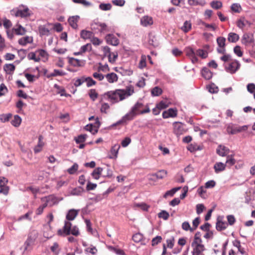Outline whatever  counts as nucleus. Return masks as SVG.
<instances>
[{
	"instance_id": "obj_1",
	"label": "nucleus",
	"mask_w": 255,
	"mask_h": 255,
	"mask_svg": "<svg viewBox=\"0 0 255 255\" xmlns=\"http://www.w3.org/2000/svg\"><path fill=\"white\" fill-rule=\"evenodd\" d=\"M134 92V88L132 86H127L125 89L108 91L100 96V103L108 100L112 104L117 103L131 96Z\"/></svg>"
},
{
	"instance_id": "obj_2",
	"label": "nucleus",
	"mask_w": 255,
	"mask_h": 255,
	"mask_svg": "<svg viewBox=\"0 0 255 255\" xmlns=\"http://www.w3.org/2000/svg\"><path fill=\"white\" fill-rule=\"evenodd\" d=\"M143 105L142 103L137 102L135 105L131 108L130 111L127 113L123 119L118 121L115 125L120 124L123 122L126 121H130L134 119V118L137 115H139L140 112L141 111L140 109L143 107Z\"/></svg>"
},
{
	"instance_id": "obj_3",
	"label": "nucleus",
	"mask_w": 255,
	"mask_h": 255,
	"mask_svg": "<svg viewBox=\"0 0 255 255\" xmlns=\"http://www.w3.org/2000/svg\"><path fill=\"white\" fill-rule=\"evenodd\" d=\"M58 234L62 235L63 233L65 235H69L70 234L75 236H78L80 234L78 228L75 226L72 227V224L69 221H65L63 230H59Z\"/></svg>"
},
{
	"instance_id": "obj_4",
	"label": "nucleus",
	"mask_w": 255,
	"mask_h": 255,
	"mask_svg": "<svg viewBox=\"0 0 255 255\" xmlns=\"http://www.w3.org/2000/svg\"><path fill=\"white\" fill-rule=\"evenodd\" d=\"M41 201L44 203L40 206L36 210V214L37 215H41L43 213L44 209L47 206H52L56 202V198L51 195L42 198Z\"/></svg>"
},
{
	"instance_id": "obj_5",
	"label": "nucleus",
	"mask_w": 255,
	"mask_h": 255,
	"mask_svg": "<svg viewBox=\"0 0 255 255\" xmlns=\"http://www.w3.org/2000/svg\"><path fill=\"white\" fill-rule=\"evenodd\" d=\"M202 242L199 240L192 243L191 246L193 248L192 255H200L205 250V247Z\"/></svg>"
},
{
	"instance_id": "obj_6",
	"label": "nucleus",
	"mask_w": 255,
	"mask_h": 255,
	"mask_svg": "<svg viewBox=\"0 0 255 255\" xmlns=\"http://www.w3.org/2000/svg\"><path fill=\"white\" fill-rule=\"evenodd\" d=\"M173 133L177 136H180L185 133L187 131L186 126L181 122H175L173 123Z\"/></svg>"
},
{
	"instance_id": "obj_7",
	"label": "nucleus",
	"mask_w": 255,
	"mask_h": 255,
	"mask_svg": "<svg viewBox=\"0 0 255 255\" xmlns=\"http://www.w3.org/2000/svg\"><path fill=\"white\" fill-rule=\"evenodd\" d=\"M31 14V11L26 6L20 5L17 9V16L27 17L30 16Z\"/></svg>"
},
{
	"instance_id": "obj_8",
	"label": "nucleus",
	"mask_w": 255,
	"mask_h": 255,
	"mask_svg": "<svg viewBox=\"0 0 255 255\" xmlns=\"http://www.w3.org/2000/svg\"><path fill=\"white\" fill-rule=\"evenodd\" d=\"M104 52L106 56L108 57L110 62L113 63L116 61L118 56L117 52H111L110 48L107 46L104 47Z\"/></svg>"
},
{
	"instance_id": "obj_9",
	"label": "nucleus",
	"mask_w": 255,
	"mask_h": 255,
	"mask_svg": "<svg viewBox=\"0 0 255 255\" xmlns=\"http://www.w3.org/2000/svg\"><path fill=\"white\" fill-rule=\"evenodd\" d=\"M240 63L237 60L234 61L229 64V66L226 67V70L228 72L231 74L235 73L240 68Z\"/></svg>"
},
{
	"instance_id": "obj_10",
	"label": "nucleus",
	"mask_w": 255,
	"mask_h": 255,
	"mask_svg": "<svg viewBox=\"0 0 255 255\" xmlns=\"http://www.w3.org/2000/svg\"><path fill=\"white\" fill-rule=\"evenodd\" d=\"M93 29H98L101 33H105L109 31L107 25L105 23L95 22L92 24Z\"/></svg>"
},
{
	"instance_id": "obj_11",
	"label": "nucleus",
	"mask_w": 255,
	"mask_h": 255,
	"mask_svg": "<svg viewBox=\"0 0 255 255\" xmlns=\"http://www.w3.org/2000/svg\"><path fill=\"white\" fill-rule=\"evenodd\" d=\"M225 42L226 38L224 37H219L217 39V42L218 45L217 51L219 53L224 54L225 52Z\"/></svg>"
},
{
	"instance_id": "obj_12",
	"label": "nucleus",
	"mask_w": 255,
	"mask_h": 255,
	"mask_svg": "<svg viewBox=\"0 0 255 255\" xmlns=\"http://www.w3.org/2000/svg\"><path fill=\"white\" fill-rule=\"evenodd\" d=\"M185 52L186 55L191 59L193 63H195L198 61V58L196 56V52L194 51L192 48L190 47H186L185 49Z\"/></svg>"
},
{
	"instance_id": "obj_13",
	"label": "nucleus",
	"mask_w": 255,
	"mask_h": 255,
	"mask_svg": "<svg viewBox=\"0 0 255 255\" xmlns=\"http://www.w3.org/2000/svg\"><path fill=\"white\" fill-rule=\"evenodd\" d=\"M51 24L48 23L47 24L40 25L38 27V30L39 32V34L40 36L43 35H47L48 36L49 34V26H50Z\"/></svg>"
},
{
	"instance_id": "obj_14",
	"label": "nucleus",
	"mask_w": 255,
	"mask_h": 255,
	"mask_svg": "<svg viewBox=\"0 0 255 255\" xmlns=\"http://www.w3.org/2000/svg\"><path fill=\"white\" fill-rule=\"evenodd\" d=\"M254 42V39L253 35L252 34L245 33L243 35L242 38V42L243 44L246 45L249 44L253 43Z\"/></svg>"
},
{
	"instance_id": "obj_15",
	"label": "nucleus",
	"mask_w": 255,
	"mask_h": 255,
	"mask_svg": "<svg viewBox=\"0 0 255 255\" xmlns=\"http://www.w3.org/2000/svg\"><path fill=\"white\" fill-rule=\"evenodd\" d=\"M106 39L108 43L112 45L117 46L119 43V39L113 34H108L106 36Z\"/></svg>"
},
{
	"instance_id": "obj_16",
	"label": "nucleus",
	"mask_w": 255,
	"mask_h": 255,
	"mask_svg": "<svg viewBox=\"0 0 255 255\" xmlns=\"http://www.w3.org/2000/svg\"><path fill=\"white\" fill-rule=\"evenodd\" d=\"M229 151L230 150L228 147L222 145H219L216 150L217 154L221 156H227Z\"/></svg>"
},
{
	"instance_id": "obj_17",
	"label": "nucleus",
	"mask_w": 255,
	"mask_h": 255,
	"mask_svg": "<svg viewBox=\"0 0 255 255\" xmlns=\"http://www.w3.org/2000/svg\"><path fill=\"white\" fill-rule=\"evenodd\" d=\"M43 137L42 135H40L38 137V142L36 146H35L34 148V152L35 153H38L40 152L44 145V142L43 141Z\"/></svg>"
},
{
	"instance_id": "obj_18",
	"label": "nucleus",
	"mask_w": 255,
	"mask_h": 255,
	"mask_svg": "<svg viewBox=\"0 0 255 255\" xmlns=\"http://www.w3.org/2000/svg\"><path fill=\"white\" fill-rule=\"evenodd\" d=\"M80 19L78 15L72 16L68 19V22L70 26L74 29H77L78 27L77 22Z\"/></svg>"
},
{
	"instance_id": "obj_19",
	"label": "nucleus",
	"mask_w": 255,
	"mask_h": 255,
	"mask_svg": "<svg viewBox=\"0 0 255 255\" xmlns=\"http://www.w3.org/2000/svg\"><path fill=\"white\" fill-rule=\"evenodd\" d=\"M141 24L143 26H147L153 24V20L151 17L144 16L140 19Z\"/></svg>"
},
{
	"instance_id": "obj_20",
	"label": "nucleus",
	"mask_w": 255,
	"mask_h": 255,
	"mask_svg": "<svg viewBox=\"0 0 255 255\" xmlns=\"http://www.w3.org/2000/svg\"><path fill=\"white\" fill-rule=\"evenodd\" d=\"M78 210H76L75 209H70L67 215H66V219L67 221H73L75 219V218L77 217L78 214Z\"/></svg>"
},
{
	"instance_id": "obj_21",
	"label": "nucleus",
	"mask_w": 255,
	"mask_h": 255,
	"mask_svg": "<svg viewBox=\"0 0 255 255\" xmlns=\"http://www.w3.org/2000/svg\"><path fill=\"white\" fill-rule=\"evenodd\" d=\"M120 148V145L119 144H115L114 145L111 149L110 154H109V157L111 159L116 158Z\"/></svg>"
},
{
	"instance_id": "obj_22",
	"label": "nucleus",
	"mask_w": 255,
	"mask_h": 255,
	"mask_svg": "<svg viewBox=\"0 0 255 255\" xmlns=\"http://www.w3.org/2000/svg\"><path fill=\"white\" fill-rule=\"evenodd\" d=\"M201 74L206 80H210L213 76L212 72L207 67H204L202 69Z\"/></svg>"
},
{
	"instance_id": "obj_23",
	"label": "nucleus",
	"mask_w": 255,
	"mask_h": 255,
	"mask_svg": "<svg viewBox=\"0 0 255 255\" xmlns=\"http://www.w3.org/2000/svg\"><path fill=\"white\" fill-rule=\"evenodd\" d=\"M105 77L107 79L108 82L110 83L116 82L118 79L117 75L113 72L107 74L105 76Z\"/></svg>"
},
{
	"instance_id": "obj_24",
	"label": "nucleus",
	"mask_w": 255,
	"mask_h": 255,
	"mask_svg": "<svg viewBox=\"0 0 255 255\" xmlns=\"http://www.w3.org/2000/svg\"><path fill=\"white\" fill-rule=\"evenodd\" d=\"M188 3L191 6H204L206 4L205 0H188Z\"/></svg>"
},
{
	"instance_id": "obj_25",
	"label": "nucleus",
	"mask_w": 255,
	"mask_h": 255,
	"mask_svg": "<svg viewBox=\"0 0 255 255\" xmlns=\"http://www.w3.org/2000/svg\"><path fill=\"white\" fill-rule=\"evenodd\" d=\"M226 164L219 162H217L215 164L214 166V168L215 169V172L216 173H218L220 172L224 171L226 168Z\"/></svg>"
},
{
	"instance_id": "obj_26",
	"label": "nucleus",
	"mask_w": 255,
	"mask_h": 255,
	"mask_svg": "<svg viewBox=\"0 0 255 255\" xmlns=\"http://www.w3.org/2000/svg\"><path fill=\"white\" fill-rule=\"evenodd\" d=\"M103 170L104 168L101 167H98L95 169L92 173V176L95 179H99L100 176H102V173Z\"/></svg>"
},
{
	"instance_id": "obj_27",
	"label": "nucleus",
	"mask_w": 255,
	"mask_h": 255,
	"mask_svg": "<svg viewBox=\"0 0 255 255\" xmlns=\"http://www.w3.org/2000/svg\"><path fill=\"white\" fill-rule=\"evenodd\" d=\"M69 63L74 67H81L83 66L82 62L80 60L73 57L69 58Z\"/></svg>"
},
{
	"instance_id": "obj_28",
	"label": "nucleus",
	"mask_w": 255,
	"mask_h": 255,
	"mask_svg": "<svg viewBox=\"0 0 255 255\" xmlns=\"http://www.w3.org/2000/svg\"><path fill=\"white\" fill-rule=\"evenodd\" d=\"M3 70L7 74H11L15 70V66L12 64H6L3 66Z\"/></svg>"
},
{
	"instance_id": "obj_29",
	"label": "nucleus",
	"mask_w": 255,
	"mask_h": 255,
	"mask_svg": "<svg viewBox=\"0 0 255 255\" xmlns=\"http://www.w3.org/2000/svg\"><path fill=\"white\" fill-rule=\"evenodd\" d=\"M33 41L32 37L30 36H25L18 40V43L21 45H25L27 43H31Z\"/></svg>"
},
{
	"instance_id": "obj_30",
	"label": "nucleus",
	"mask_w": 255,
	"mask_h": 255,
	"mask_svg": "<svg viewBox=\"0 0 255 255\" xmlns=\"http://www.w3.org/2000/svg\"><path fill=\"white\" fill-rule=\"evenodd\" d=\"M228 224L225 222L219 220V218L216 223V228L218 231H222L227 228Z\"/></svg>"
},
{
	"instance_id": "obj_31",
	"label": "nucleus",
	"mask_w": 255,
	"mask_h": 255,
	"mask_svg": "<svg viewBox=\"0 0 255 255\" xmlns=\"http://www.w3.org/2000/svg\"><path fill=\"white\" fill-rule=\"evenodd\" d=\"M239 39V36L235 33L231 32L228 34V40L229 42L235 43Z\"/></svg>"
},
{
	"instance_id": "obj_32",
	"label": "nucleus",
	"mask_w": 255,
	"mask_h": 255,
	"mask_svg": "<svg viewBox=\"0 0 255 255\" xmlns=\"http://www.w3.org/2000/svg\"><path fill=\"white\" fill-rule=\"evenodd\" d=\"M84 192V189L82 187L79 186L73 189L70 191V195L74 196H79Z\"/></svg>"
},
{
	"instance_id": "obj_33",
	"label": "nucleus",
	"mask_w": 255,
	"mask_h": 255,
	"mask_svg": "<svg viewBox=\"0 0 255 255\" xmlns=\"http://www.w3.org/2000/svg\"><path fill=\"white\" fill-rule=\"evenodd\" d=\"M227 132L231 134H237L238 133L237 126L233 125L228 126L227 127Z\"/></svg>"
},
{
	"instance_id": "obj_34",
	"label": "nucleus",
	"mask_w": 255,
	"mask_h": 255,
	"mask_svg": "<svg viewBox=\"0 0 255 255\" xmlns=\"http://www.w3.org/2000/svg\"><path fill=\"white\" fill-rule=\"evenodd\" d=\"M192 27V24L190 21L186 20L183 24V25L181 27V29L185 33L188 32L190 31Z\"/></svg>"
},
{
	"instance_id": "obj_35",
	"label": "nucleus",
	"mask_w": 255,
	"mask_h": 255,
	"mask_svg": "<svg viewBox=\"0 0 255 255\" xmlns=\"http://www.w3.org/2000/svg\"><path fill=\"white\" fill-rule=\"evenodd\" d=\"M167 171L165 170H160L156 173L153 174L152 176L156 179H161L163 178L167 174Z\"/></svg>"
},
{
	"instance_id": "obj_36",
	"label": "nucleus",
	"mask_w": 255,
	"mask_h": 255,
	"mask_svg": "<svg viewBox=\"0 0 255 255\" xmlns=\"http://www.w3.org/2000/svg\"><path fill=\"white\" fill-rule=\"evenodd\" d=\"M236 163V160L233 157L232 155H228L227 156V160L225 164H226V166L229 167H231L235 164Z\"/></svg>"
},
{
	"instance_id": "obj_37",
	"label": "nucleus",
	"mask_w": 255,
	"mask_h": 255,
	"mask_svg": "<svg viewBox=\"0 0 255 255\" xmlns=\"http://www.w3.org/2000/svg\"><path fill=\"white\" fill-rule=\"evenodd\" d=\"M92 35L93 33L90 31L82 30L81 31L80 36L83 39L91 38Z\"/></svg>"
},
{
	"instance_id": "obj_38",
	"label": "nucleus",
	"mask_w": 255,
	"mask_h": 255,
	"mask_svg": "<svg viewBox=\"0 0 255 255\" xmlns=\"http://www.w3.org/2000/svg\"><path fill=\"white\" fill-rule=\"evenodd\" d=\"M180 189L181 187L172 188L171 190H168L167 192H166L163 196V197L166 198L169 196H173L174 194Z\"/></svg>"
},
{
	"instance_id": "obj_39",
	"label": "nucleus",
	"mask_w": 255,
	"mask_h": 255,
	"mask_svg": "<svg viewBox=\"0 0 255 255\" xmlns=\"http://www.w3.org/2000/svg\"><path fill=\"white\" fill-rule=\"evenodd\" d=\"M104 101L100 103L101 104V107L100 108V111L102 113L107 114L108 110L110 109V105L108 103H104Z\"/></svg>"
},
{
	"instance_id": "obj_40",
	"label": "nucleus",
	"mask_w": 255,
	"mask_h": 255,
	"mask_svg": "<svg viewBox=\"0 0 255 255\" xmlns=\"http://www.w3.org/2000/svg\"><path fill=\"white\" fill-rule=\"evenodd\" d=\"M29 60H33L35 62H39L40 60V57H38L36 51L35 52H30L27 55Z\"/></svg>"
},
{
	"instance_id": "obj_41",
	"label": "nucleus",
	"mask_w": 255,
	"mask_h": 255,
	"mask_svg": "<svg viewBox=\"0 0 255 255\" xmlns=\"http://www.w3.org/2000/svg\"><path fill=\"white\" fill-rule=\"evenodd\" d=\"M73 84L75 87H79L85 82V77L82 76L79 78L73 80Z\"/></svg>"
},
{
	"instance_id": "obj_42",
	"label": "nucleus",
	"mask_w": 255,
	"mask_h": 255,
	"mask_svg": "<svg viewBox=\"0 0 255 255\" xmlns=\"http://www.w3.org/2000/svg\"><path fill=\"white\" fill-rule=\"evenodd\" d=\"M211 6L215 9H219L222 7V3L220 1L214 0L210 3Z\"/></svg>"
},
{
	"instance_id": "obj_43",
	"label": "nucleus",
	"mask_w": 255,
	"mask_h": 255,
	"mask_svg": "<svg viewBox=\"0 0 255 255\" xmlns=\"http://www.w3.org/2000/svg\"><path fill=\"white\" fill-rule=\"evenodd\" d=\"M36 69L37 70H38V68H36ZM39 72V71H38ZM39 73H38V75H33L32 74H28V73H25V77H26V78L27 79V80L29 82H33V81H35L34 80V78H36V79H38V77H39Z\"/></svg>"
},
{
	"instance_id": "obj_44",
	"label": "nucleus",
	"mask_w": 255,
	"mask_h": 255,
	"mask_svg": "<svg viewBox=\"0 0 255 255\" xmlns=\"http://www.w3.org/2000/svg\"><path fill=\"white\" fill-rule=\"evenodd\" d=\"M170 103L168 102L167 100L165 101H161L158 104H157V107L158 108H160V109H164L168 107Z\"/></svg>"
},
{
	"instance_id": "obj_45",
	"label": "nucleus",
	"mask_w": 255,
	"mask_h": 255,
	"mask_svg": "<svg viewBox=\"0 0 255 255\" xmlns=\"http://www.w3.org/2000/svg\"><path fill=\"white\" fill-rule=\"evenodd\" d=\"M66 75V73L57 69H54L53 72L50 74L49 75L47 76V77L49 78L50 77H55L57 76H64Z\"/></svg>"
},
{
	"instance_id": "obj_46",
	"label": "nucleus",
	"mask_w": 255,
	"mask_h": 255,
	"mask_svg": "<svg viewBox=\"0 0 255 255\" xmlns=\"http://www.w3.org/2000/svg\"><path fill=\"white\" fill-rule=\"evenodd\" d=\"M162 89L156 86L153 88L151 90V95L153 96H158L162 94Z\"/></svg>"
},
{
	"instance_id": "obj_47",
	"label": "nucleus",
	"mask_w": 255,
	"mask_h": 255,
	"mask_svg": "<svg viewBox=\"0 0 255 255\" xmlns=\"http://www.w3.org/2000/svg\"><path fill=\"white\" fill-rule=\"evenodd\" d=\"M198 55L202 58H205L208 56V53L203 49H199L196 51V56Z\"/></svg>"
},
{
	"instance_id": "obj_48",
	"label": "nucleus",
	"mask_w": 255,
	"mask_h": 255,
	"mask_svg": "<svg viewBox=\"0 0 255 255\" xmlns=\"http://www.w3.org/2000/svg\"><path fill=\"white\" fill-rule=\"evenodd\" d=\"M12 117V114L8 113L6 114H2L0 115V120L3 122H6L9 120Z\"/></svg>"
},
{
	"instance_id": "obj_49",
	"label": "nucleus",
	"mask_w": 255,
	"mask_h": 255,
	"mask_svg": "<svg viewBox=\"0 0 255 255\" xmlns=\"http://www.w3.org/2000/svg\"><path fill=\"white\" fill-rule=\"evenodd\" d=\"M54 87L58 90L57 92V93L59 94L61 96H64L65 97H67L69 95L65 93V90L63 88L60 87L59 86H58L57 84L54 85Z\"/></svg>"
},
{
	"instance_id": "obj_50",
	"label": "nucleus",
	"mask_w": 255,
	"mask_h": 255,
	"mask_svg": "<svg viewBox=\"0 0 255 255\" xmlns=\"http://www.w3.org/2000/svg\"><path fill=\"white\" fill-rule=\"evenodd\" d=\"M87 136L86 134H80L75 137V140L77 143H83L85 141Z\"/></svg>"
},
{
	"instance_id": "obj_51",
	"label": "nucleus",
	"mask_w": 255,
	"mask_h": 255,
	"mask_svg": "<svg viewBox=\"0 0 255 255\" xmlns=\"http://www.w3.org/2000/svg\"><path fill=\"white\" fill-rule=\"evenodd\" d=\"M36 53L37 54L38 57L41 58H43L47 59L48 57L47 53L43 49H39L36 51Z\"/></svg>"
},
{
	"instance_id": "obj_52",
	"label": "nucleus",
	"mask_w": 255,
	"mask_h": 255,
	"mask_svg": "<svg viewBox=\"0 0 255 255\" xmlns=\"http://www.w3.org/2000/svg\"><path fill=\"white\" fill-rule=\"evenodd\" d=\"M89 95L91 99L93 101H95L98 97V94L95 89H91L89 91Z\"/></svg>"
},
{
	"instance_id": "obj_53",
	"label": "nucleus",
	"mask_w": 255,
	"mask_h": 255,
	"mask_svg": "<svg viewBox=\"0 0 255 255\" xmlns=\"http://www.w3.org/2000/svg\"><path fill=\"white\" fill-rule=\"evenodd\" d=\"M26 32V30L23 27H22L21 25L17 24V30L16 33L17 35H24L25 34Z\"/></svg>"
},
{
	"instance_id": "obj_54",
	"label": "nucleus",
	"mask_w": 255,
	"mask_h": 255,
	"mask_svg": "<svg viewBox=\"0 0 255 255\" xmlns=\"http://www.w3.org/2000/svg\"><path fill=\"white\" fill-rule=\"evenodd\" d=\"M85 82H87V86L88 87H91L96 84V82L91 77H85Z\"/></svg>"
},
{
	"instance_id": "obj_55",
	"label": "nucleus",
	"mask_w": 255,
	"mask_h": 255,
	"mask_svg": "<svg viewBox=\"0 0 255 255\" xmlns=\"http://www.w3.org/2000/svg\"><path fill=\"white\" fill-rule=\"evenodd\" d=\"M182 228L183 230L186 231H189V230L191 232L194 231V229L190 227V225L189 222H186V221H185L182 223Z\"/></svg>"
},
{
	"instance_id": "obj_56",
	"label": "nucleus",
	"mask_w": 255,
	"mask_h": 255,
	"mask_svg": "<svg viewBox=\"0 0 255 255\" xmlns=\"http://www.w3.org/2000/svg\"><path fill=\"white\" fill-rule=\"evenodd\" d=\"M158 216L159 218H162L164 220H166L169 217V213L166 211L163 210L158 213Z\"/></svg>"
},
{
	"instance_id": "obj_57",
	"label": "nucleus",
	"mask_w": 255,
	"mask_h": 255,
	"mask_svg": "<svg viewBox=\"0 0 255 255\" xmlns=\"http://www.w3.org/2000/svg\"><path fill=\"white\" fill-rule=\"evenodd\" d=\"M99 8L102 10H109L112 8V5L108 3H101L99 5Z\"/></svg>"
},
{
	"instance_id": "obj_58",
	"label": "nucleus",
	"mask_w": 255,
	"mask_h": 255,
	"mask_svg": "<svg viewBox=\"0 0 255 255\" xmlns=\"http://www.w3.org/2000/svg\"><path fill=\"white\" fill-rule=\"evenodd\" d=\"M142 235L139 233L135 234L132 236V240L135 243H139L142 240Z\"/></svg>"
},
{
	"instance_id": "obj_59",
	"label": "nucleus",
	"mask_w": 255,
	"mask_h": 255,
	"mask_svg": "<svg viewBox=\"0 0 255 255\" xmlns=\"http://www.w3.org/2000/svg\"><path fill=\"white\" fill-rule=\"evenodd\" d=\"M231 8L235 12H240V10L241 9V6L240 4L235 3L231 5Z\"/></svg>"
},
{
	"instance_id": "obj_60",
	"label": "nucleus",
	"mask_w": 255,
	"mask_h": 255,
	"mask_svg": "<svg viewBox=\"0 0 255 255\" xmlns=\"http://www.w3.org/2000/svg\"><path fill=\"white\" fill-rule=\"evenodd\" d=\"M78 165L77 163H74L72 167L69 168L67 171L70 174H73L76 172V171L78 170Z\"/></svg>"
},
{
	"instance_id": "obj_61",
	"label": "nucleus",
	"mask_w": 255,
	"mask_h": 255,
	"mask_svg": "<svg viewBox=\"0 0 255 255\" xmlns=\"http://www.w3.org/2000/svg\"><path fill=\"white\" fill-rule=\"evenodd\" d=\"M3 25L4 28L7 30L11 27L12 23L9 19L4 18L3 20Z\"/></svg>"
},
{
	"instance_id": "obj_62",
	"label": "nucleus",
	"mask_w": 255,
	"mask_h": 255,
	"mask_svg": "<svg viewBox=\"0 0 255 255\" xmlns=\"http://www.w3.org/2000/svg\"><path fill=\"white\" fill-rule=\"evenodd\" d=\"M135 207L140 208L143 211H147L149 206L144 203H136L135 204Z\"/></svg>"
},
{
	"instance_id": "obj_63",
	"label": "nucleus",
	"mask_w": 255,
	"mask_h": 255,
	"mask_svg": "<svg viewBox=\"0 0 255 255\" xmlns=\"http://www.w3.org/2000/svg\"><path fill=\"white\" fill-rule=\"evenodd\" d=\"M91 42L92 43L93 45L97 46L101 44L102 41L97 37H91Z\"/></svg>"
},
{
	"instance_id": "obj_64",
	"label": "nucleus",
	"mask_w": 255,
	"mask_h": 255,
	"mask_svg": "<svg viewBox=\"0 0 255 255\" xmlns=\"http://www.w3.org/2000/svg\"><path fill=\"white\" fill-rule=\"evenodd\" d=\"M247 90L250 93H254L255 91V84L254 83H250L248 84Z\"/></svg>"
}]
</instances>
